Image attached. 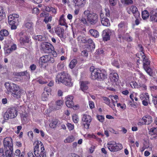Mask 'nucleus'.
<instances>
[{"instance_id":"34","label":"nucleus","mask_w":157,"mask_h":157,"mask_svg":"<svg viewBox=\"0 0 157 157\" xmlns=\"http://www.w3.org/2000/svg\"><path fill=\"white\" fill-rule=\"evenodd\" d=\"M102 99L104 101V102L107 105H108L112 109L114 108L112 103H110V100L109 99L106 97H102Z\"/></svg>"},{"instance_id":"6","label":"nucleus","mask_w":157,"mask_h":157,"mask_svg":"<svg viewBox=\"0 0 157 157\" xmlns=\"http://www.w3.org/2000/svg\"><path fill=\"white\" fill-rule=\"evenodd\" d=\"M17 115L16 108L14 107H10L8 109L4 115V118L8 120L9 118H13L16 117Z\"/></svg>"},{"instance_id":"60","label":"nucleus","mask_w":157,"mask_h":157,"mask_svg":"<svg viewBox=\"0 0 157 157\" xmlns=\"http://www.w3.org/2000/svg\"><path fill=\"white\" fill-rule=\"evenodd\" d=\"M81 22L83 23L84 25H88L89 24L88 23V21L85 18L83 17L81 19Z\"/></svg>"},{"instance_id":"32","label":"nucleus","mask_w":157,"mask_h":157,"mask_svg":"<svg viewBox=\"0 0 157 157\" xmlns=\"http://www.w3.org/2000/svg\"><path fill=\"white\" fill-rule=\"evenodd\" d=\"M141 100H146L147 101L149 99V96L147 93H142L139 96Z\"/></svg>"},{"instance_id":"46","label":"nucleus","mask_w":157,"mask_h":157,"mask_svg":"<svg viewBox=\"0 0 157 157\" xmlns=\"http://www.w3.org/2000/svg\"><path fill=\"white\" fill-rule=\"evenodd\" d=\"M9 15H12L13 16L12 19L13 20V21H14L19 23L18 18L19 17V15L18 14L15 13H13L12 14H10Z\"/></svg>"},{"instance_id":"1","label":"nucleus","mask_w":157,"mask_h":157,"mask_svg":"<svg viewBox=\"0 0 157 157\" xmlns=\"http://www.w3.org/2000/svg\"><path fill=\"white\" fill-rule=\"evenodd\" d=\"M90 6L92 9V12L89 10H86L84 12V14L87 16V19L88 22L91 25H94L98 21V15L94 12L93 9L95 8L97 9L98 0H90Z\"/></svg>"},{"instance_id":"2","label":"nucleus","mask_w":157,"mask_h":157,"mask_svg":"<svg viewBox=\"0 0 157 157\" xmlns=\"http://www.w3.org/2000/svg\"><path fill=\"white\" fill-rule=\"evenodd\" d=\"M56 82L58 84L62 83L69 87H71L73 86L71 76L66 71L58 73L56 78Z\"/></svg>"},{"instance_id":"25","label":"nucleus","mask_w":157,"mask_h":157,"mask_svg":"<svg viewBox=\"0 0 157 157\" xmlns=\"http://www.w3.org/2000/svg\"><path fill=\"white\" fill-rule=\"evenodd\" d=\"M58 24L61 25L65 26L66 28L68 27L66 21L64 18V15L62 14L60 17L59 20Z\"/></svg>"},{"instance_id":"18","label":"nucleus","mask_w":157,"mask_h":157,"mask_svg":"<svg viewBox=\"0 0 157 157\" xmlns=\"http://www.w3.org/2000/svg\"><path fill=\"white\" fill-rule=\"evenodd\" d=\"M112 31L109 29L104 30L102 32V37L104 41H107L110 39V36Z\"/></svg>"},{"instance_id":"42","label":"nucleus","mask_w":157,"mask_h":157,"mask_svg":"<svg viewBox=\"0 0 157 157\" xmlns=\"http://www.w3.org/2000/svg\"><path fill=\"white\" fill-rule=\"evenodd\" d=\"M89 32L92 36L94 37H97L98 32L97 30L91 29L90 30Z\"/></svg>"},{"instance_id":"27","label":"nucleus","mask_w":157,"mask_h":157,"mask_svg":"<svg viewBox=\"0 0 157 157\" xmlns=\"http://www.w3.org/2000/svg\"><path fill=\"white\" fill-rule=\"evenodd\" d=\"M9 35L8 31L6 29H3L0 31V40H4V37L7 36Z\"/></svg>"},{"instance_id":"62","label":"nucleus","mask_w":157,"mask_h":157,"mask_svg":"<svg viewBox=\"0 0 157 157\" xmlns=\"http://www.w3.org/2000/svg\"><path fill=\"white\" fill-rule=\"evenodd\" d=\"M87 137L88 138H93L97 140L98 138L96 136L94 135L93 134H88L87 135Z\"/></svg>"},{"instance_id":"47","label":"nucleus","mask_w":157,"mask_h":157,"mask_svg":"<svg viewBox=\"0 0 157 157\" xmlns=\"http://www.w3.org/2000/svg\"><path fill=\"white\" fill-rule=\"evenodd\" d=\"M72 120L75 123H77L79 121V119L78 116L76 114H74L72 116Z\"/></svg>"},{"instance_id":"13","label":"nucleus","mask_w":157,"mask_h":157,"mask_svg":"<svg viewBox=\"0 0 157 157\" xmlns=\"http://www.w3.org/2000/svg\"><path fill=\"white\" fill-rule=\"evenodd\" d=\"M42 51L45 53H49L52 52L54 47L50 43H45L41 44Z\"/></svg>"},{"instance_id":"44","label":"nucleus","mask_w":157,"mask_h":157,"mask_svg":"<svg viewBox=\"0 0 157 157\" xmlns=\"http://www.w3.org/2000/svg\"><path fill=\"white\" fill-rule=\"evenodd\" d=\"M149 133L151 136L156 134L157 133V130L155 127L151 128L149 130Z\"/></svg>"},{"instance_id":"51","label":"nucleus","mask_w":157,"mask_h":157,"mask_svg":"<svg viewBox=\"0 0 157 157\" xmlns=\"http://www.w3.org/2000/svg\"><path fill=\"white\" fill-rule=\"evenodd\" d=\"M130 86L132 88H138L139 85L137 82L134 81H132L130 83Z\"/></svg>"},{"instance_id":"40","label":"nucleus","mask_w":157,"mask_h":157,"mask_svg":"<svg viewBox=\"0 0 157 157\" xmlns=\"http://www.w3.org/2000/svg\"><path fill=\"white\" fill-rule=\"evenodd\" d=\"M13 150L7 149L5 151L6 157H14L13 156Z\"/></svg>"},{"instance_id":"26","label":"nucleus","mask_w":157,"mask_h":157,"mask_svg":"<svg viewBox=\"0 0 157 157\" xmlns=\"http://www.w3.org/2000/svg\"><path fill=\"white\" fill-rule=\"evenodd\" d=\"M90 83L87 81H82L80 82V88L83 91H85L88 89V85Z\"/></svg>"},{"instance_id":"48","label":"nucleus","mask_w":157,"mask_h":157,"mask_svg":"<svg viewBox=\"0 0 157 157\" xmlns=\"http://www.w3.org/2000/svg\"><path fill=\"white\" fill-rule=\"evenodd\" d=\"M140 91L145 90L147 89V86L144 84H140L138 87Z\"/></svg>"},{"instance_id":"50","label":"nucleus","mask_w":157,"mask_h":157,"mask_svg":"<svg viewBox=\"0 0 157 157\" xmlns=\"http://www.w3.org/2000/svg\"><path fill=\"white\" fill-rule=\"evenodd\" d=\"M67 126L68 129L70 131H71L74 129V125L73 124H72L71 123H68L67 124Z\"/></svg>"},{"instance_id":"49","label":"nucleus","mask_w":157,"mask_h":157,"mask_svg":"<svg viewBox=\"0 0 157 157\" xmlns=\"http://www.w3.org/2000/svg\"><path fill=\"white\" fill-rule=\"evenodd\" d=\"M36 39L38 41H42L45 40V38L44 36H42L41 35H38L36 36Z\"/></svg>"},{"instance_id":"19","label":"nucleus","mask_w":157,"mask_h":157,"mask_svg":"<svg viewBox=\"0 0 157 157\" xmlns=\"http://www.w3.org/2000/svg\"><path fill=\"white\" fill-rule=\"evenodd\" d=\"M109 78L113 83H116L118 81L119 77L117 73L112 72L109 75Z\"/></svg>"},{"instance_id":"45","label":"nucleus","mask_w":157,"mask_h":157,"mask_svg":"<svg viewBox=\"0 0 157 157\" xmlns=\"http://www.w3.org/2000/svg\"><path fill=\"white\" fill-rule=\"evenodd\" d=\"M49 94L47 92L44 91L42 94V99L43 101H47L48 99Z\"/></svg>"},{"instance_id":"31","label":"nucleus","mask_w":157,"mask_h":157,"mask_svg":"<svg viewBox=\"0 0 157 157\" xmlns=\"http://www.w3.org/2000/svg\"><path fill=\"white\" fill-rule=\"evenodd\" d=\"M63 103V101L61 100L57 101L56 102V105L53 106L54 110H58L60 109L62 107Z\"/></svg>"},{"instance_id":"29","label":"nucleus","mask_w":157,"mask_h":157,"mask_svg":"<svg viewBox=\"0 0 157 157\" xmlns=\"http://www.w3.org/2000/svg\"><path fill=\"white\" fill-rule=\"evenodd\" d=\"M25 107H21V111H20L21 117V118L24 120L26 119L27 115V113L26 111L25 110Z\"/></svg>"},{"instance_id":"14","label":"nucleus","mask_w":157,"mask_h":157,"mask_svg":"<svg viewBox=\"0 0 157 157\" xmlns=\"http://www.w3.org/2000/svg\"><path fill=\"white\" fill-rule=\"evenodd\" d=\"M127 11L129 14L132 13L136 18H139L140 17V13L138 11L137 8L135 6H132L128 8Z\"/></svg>"},{"instance_id":"37","label":"nucleus","mask_w":157,"mask_h":157,"mask_svg":"<svg viewBox=\"0 0 157 157\" xmlns=\"http://www.w3.org/2000/svg\"><path fill=\"white\" fill-rule=\"evenodd\" d=\"M58 123V121L57 119H54L49 124V126L52 128H54L56 127Z\"/></svg>"},{"instance_id":"12","label":"nucleus","mask_w":157,"mask_h":157,"mask_svg":"<svg viewBox=\"0 0 157 157\" xmlns=\"http://www.w3.org/2000/svg\"><path fill=\"white\" fill-rule=\"evenodd\" d=\"M3 145L4 148L13 150V145L12 143V139L11 137H6L3 140Z\"/></svg>"},{"instance_id":"15","label":"nucleus","mask_w":157,"mask_h":157,"mask_svg":"<svg viewBox=\"0 0 157 157\" xmlns=\"http://www.w3.org/2000/svg\"><path fill=\"white\" fill-rule=\"evenodd\" d=\"M91 72V78L93 80H95L98 78V69L95 68L94 66L91 67L90 68Z\"/></svg>"},{"instance_id":"20","label":"nucleus","mask_w":157,"mask_h":157,"mask_svg":"<svg viewBox=\"0 0 157 157\" xmlns=\"http://www.w3.org/2000/svg\"><path fill=\"white\" fill-rule=\"evenodd\" d=\"M12 15H9L8 17V20L9 21V23L10 25L11 26V29H16L17 28V23L18 22H17L15 21H13L12 19Z\"/></svg>"},{"instance_id":"38","label":"nucleus","mask_w":157,"mask_h":157,"mask_svg":"<svg viewBox=\"0 0 157 157\" xmlns=\"http://www.w3.org/2000/svg\"><path fill=\"white\" fill-rule=\"evenodd\" d=\"M24 27L28 29H33V24L32 22H27L24 24Z\"/></svg>"},{"instance_id":"64","label":"nucleus","mask_w":157,"mask_h":157,"mask_svg":"<svg viewBox=\"0 0 157 157\" xmlns=\"http://www.w3.org/2000/svg\"><path fill=\"white\" fill-rule=\"evenodd\" d=\"M46 92H47L48 93L50 94L51 92V89L49 87L46 86L44 88V91Z\"/></svg>"},{"instance_id":"22","label":"nucleus","mask_w":157,"mask_h":157,"mask_svg":"<svg viewBox=\"0 0 157 157\" xmlns=\"http://www.w3.org/2000/svg\"><path fill=\"white\" fill-rule=\"evenodd\" d=\"M150 19L152 21L157 22V9H154L150 12Z\"/></svg>"},{"instance_id":"52","label":"nucleus","mask_w":157,"mask_h":157,"mask_svg":"<svg viewBox=\"0 0 157 157\" xmlns=\"http://www.w3.org/2000/svg\"><path fill=\"white\" fill-rule=\"evenodd\" d=\"M140 78L142 80L143 82H145L147 80V79L144 75L142 73H139V74Z\"/></svg>"},{"instance_id":"23","label":"nucleus","mask_w":157,"mask_h":157,"mask_svg":"<svg viewBox=\"0 0 157 157\" xmlns=\"http://www.w3.org/2000/svg\"><path fill=\"white\" fill-rule=\"evenodd\" d=\"M107 78V73L105 70L102 69L99 70V80H103Z\"/></svg>"},{"instance_id":"56","label":"nucleus","mask_w":157,"mask_h":157,"mask_svg":"<svg viewBox=\"0 0 157 157\" xmlns=\"http://www.w3.org/2000/svg\"><path fill=\"white\" fill-rule=\"evenodd\" d=\"M117 106L123 110L125 109L126 108V105L124 104H121L120 103H118L117 104Z\"/></svg>"},{"instance_id":"41","label":"nucleus","mask_w":157,"mask_h":157,"mask_svg":"<svg viewBox=\"0 0 157 157\" xmlns=\"http://www.w3.org/2000/svg\"><path fill=\"white\" fill-rule=\"evenodd\" d=\"M75 140L74 136H70L67 137L64 140L65 143H71L73 142Z\"/></svg>"},{"instance_id":"4","label":"nucleus","mask_w":157,"mask_h":157,"mask_svg":"<svg viewBox=\"0 0 157 157\" xmlns=\"http://www.w3.org/2000/svg\"><path fill=\"white\" fill-rule=\"evenodd\" d=\"M55 59L54 58L51 57L49 55L43 56L41 57L39 60V65L40 68H45L46 63L50 62L52 63H54Z\"/></svg>"},{"instance_id":"11","label":"nucleus","mask_w":157,"mask_h":157,"mask_svg":"<svg viewBox=\"0 0 157 157\" xmlns=\"http://www.w3.org/2000/svg\"><path fill=\"white\" fill-rule=\"evenodd\" d=\"M4 86L7 91L8 93H10L11 94L13 92V91L16 90L19 87L16 84L9 82H6Z\"/></svg>"},{"instance_id":"35","label":"nucleus","mask_w":157,"mask_h":157,"mask_svg":"<svg viewBox=\"0 0 157 157\" xmlns=\"http://www.w3.org/2000/svg\"><path fill=\"white\" fill-rule=\"evenodd\" d=\"M14 155L18 157H25V152L22 151L21 152L20 150L17 149L15 151Z\"/></svg>"},{"instance_id":"53","label":"nucleus","mask_w":157,"mask_h":157,"mask_svg":"<svg viewBox=\"0 0 157 157\" xmlns=\"http://www.w3.org/2000/svg\"><path fill=\"white\" fill-rule=\"evenodd\" d=\"M18 75L20 76H23L26 75L27 76H29V75L28 74L27 71H25L24 72H21L18 73Z\"/></svg>"},{"instance_id":"7","label":"nucleus","mask_w":157,"mask_h":157,"mask_svg":"<svg viewBox=\"0 0 157 157\" xmlns=\"http://www.w3.org/2000/svg\"><path fill=\"white\" fill-rule=\"evenodd\" d=\"M107 147L111 151H117L122 148V146L121 144L117 143L115 141H111L107 144Z\"/></svg>"},{"instance_id":"17","label":"nucleus","mask_w":157,"mask_h":157,"mask_svg":"<svg viewBox=\"0 0 157 157\" xmlns=\"http://www.w3.org/2000/svg\"><path fill=\"white\" fill-rule=\"evenodd\" d=\"M23 93V90L19 86L11 94L15 98L18 99L21 98Z\"/></svg>"},{"instance_id":"9","label":"nucleus","mask_w":157,"mask_h":157,"mask_svg":"<svg viewBox=\"0 0 157 157\" xmlns=\"http://www.w3.org/2000/svg\"><path fill=\"white\" fill-rule=\"evenodd\" d=\"M74 97L73 96L69 95L65 98L66 104L67 106L70 108H73L74 109H76L79 107L78 105L74 106V103L73 101Z\"/></svg>"},{"instance_id":"57","label":"nucleus","mask_w":157,"mask_h":157,"mask_svg":"<svg viewBox=\"0 0 157 157\" xmlns=\"http://www.w3.org/2000/svg\"><path fill=\"white\" fill-rule=\"evenodd\" d=\"M121 2L122 3L127 4H132L133 2L132 0H121Z\"/></svg>"},{"instance_id":"54","label":"nucleus","mask_w":157,"mask_h":157,"mask_svg":"<svg viewBox=\"0 0 157 157\" xmlns=\"http://www.w3.org/2000/svg\"><path fill=\"white\" fill-rule=\"evenodd\" d=\"M138 95V93H137L132 92L130 95V98L131 100L133 101L134 98L135 97H136Z\"/></svg>"},{"instance_id":"21","label":"nucleus","mask_w":157,"mask_h":157,"mask_svg":"<svg viewBox=\"0 0 157 157\" xmlns=\"http://www.w3.org/2000/svg\"><path fill=\"white\" fill-rule=\"evenodd\" d=\"M55 33L61 38L63 37L64 29L61 27H57L55 29Z\"/></svg>"},{"instance_id":"33","label":"nucleus","mask_w":157,"mask_h":157,"mask_svg":"<svg viewBox=\"0 0 157 157\" xmlns=\"http://www.w3.org/2000/svg\"><path fill=\"white\" fill-rule=\"evenodd\" d=\"M101 21L102 24L104 26H109L110 25L109 21L107 18H103L101 19Z\"/></svg>"},{"instance_id":"59","label":"nucleus","mask_w":157,"mask_h":157,"mask_svg":"<svg viewBox=\"0 0 157 157\" xmlns=\"http://www.w3.org/2000/svg\"><path fill=\"white\" fill-rule=\"evenodd\" d=\"M112 64L116 67L117 68H119L120 67V66L119 65L118 61L116 60H114L112 62Z\"/></svg>"},{"instance_id":"63","label":"nucleus","mask_w":157,"mask_h":157,"mask_svg":"<svg viewBox=\"0 0 157 157\" xmlns=\"http://www.w3.org/2000/svg\"><path fill=\"white\" fill-rule=\"evenodd\" d=\"M64 64L62 63H58L57 66V68L58 70H61L64 67Z\"/></svg>"},{"instance_id":"28","label":"nucleus","mask_w":157,"mask_h":157,"mask_svg":"<svg viewBox=\"0 0 157 157\" xmlns=\"http://www.w3.org/2000/svg\"><path fill=\"white\" fill-rule=\"evenodd\" d=\"M76 6L79 7H83L86 3V0H73Z\"/></svg>"},{"instance_id":"10","label":"nucleus","mask_w":157,"mask_h":157,"mask_svg":"<svg viewBox=\"0 0 157 157\" xmlns=\"http://www.w3.org/2000/svg\"><path fill=\"white\" fill-rule=\"evenodd\" d=\"M92 120V117L86 114L83 115L82 118V123L85 128H89Z\"/></svg>"},{"instance_id":"39","label":"nucleus","mask_w":157,"mask_h":157,"mask_svg":"<svg viewBox=\"0 0 157 157\" xmlns=\"http://www.w3.org/2000/svg\"><path fill=\"white\" fill-rule=\"evenodd\" d=\"M77 63V61L76 59H74L70 62L69 67L71 69L73 68Z\"/></svg>"},{"instance_id":"3","label":"nucleus","mask_w":157,"mask_h":157,"mask_svg":"<svg viewBox=\"0 0 157 157\" xmlns=\"http://www.w3.org/2000/svg\"><path fill=\"white\" fill-rule=\"evenodd\" d=\"M36 144L34 147L33 153L30 151L28 153L29 157H46L44 145L41 141L35 142Z\"/></svg>"},{"instance_id":"5","label":"nucleus","mask_w":157,"mask_h":157,"mask_svg":"<svg viewBox=\"0 0 157 157\" xmlns=\"http://www.w3.org/2000/svg\"><path fill=\"white\" fill-rule=\"evenodd\" d=\"M136 56L139 59H143L144 67L146 72L147 73L151 72V69L149 67L150 62L146 57L145 56L144 54L143 51H140L139 53L136 54Z\"/></svg>"},{"instance_id":"24","label":"nucleus","mask_w":157,"mask_h":157,"mask_svg":"<svg viewBox=\"0 0 157 157\" xmlns=\"http://www.w3.org/2000/svg\"><path fill=\"white\" fill-rule=\"evenodd\" d=\"M40 16L41 17H44L43 21L46 24L48 23L49 22H51L52 20V17L51 16H48V14L47 13H41Z\"/></svg>"},{"instance_id":"16","label":"nucleus","mask_w":157,"mask_h":157,"mask_svg":"<svg viewBox=\"0 0 157 157\" xmlns=\"http://www.w3.org/2000/svg\"><path fill=\"white\" fill-rule=\"evenodd\" d=\"M30 37L28 36H24L20 37L19 41L22 45H25L27 44L31 43Z\"/></svg>"},{"instance_id":"43","label":"nucleus","mask_w":157,"mask_h":157,"mask_svg":"<svg viewBox=\"0 0 157 157\" xmlns=\"http://www.w3.org/2000/svg\"><path fill=\"white\" fill-rule=\"evenodd\" d=\"M149 16V13L147 10H145L142 12V17L144 19H147L148 17Z\"/></svg>"},{"instance_id":"58","label":"nucleus","mask_w":157,"mask_h":157,"mask_svg":"<svg viewBox=\"0 0 157 157\" xmlns=\"http://www.w3.org/2000/svg\"><path fill=\"white\" fill-rule=\"evenodd\" d=\"M87 43L91 44L90 46H92V48H95V45L92 40L90 39H87Z\"/></svg>"},{"instance_id":"36","label":"nucleus","mask_w":157,"mask_h":157,"mask_svg":"<svg viewBox=\"0 0 157 157\" xmlns=\"http://www.w3.org/2000/svg\"><path fill=\"white\" fill-rule=\"evenodd\" d=\"M5 17V13L4 11L3 7L0 6V21L2 20Z\"/></svg>"},{"instance_id":"61","label":"nucleus","mask_w":157,"mask_h":157,"mask_svg":"<svg viewBox=\"0 0 157 157\" xmlns=\"http://www.w3.org/2000/svg\"><path fill=\"white\" fill-rule=\"evenodd\" d=\"M149 147V145H145V144L144 143L143 147L140 149V151L141 152H143L147 148Z\"/></svg>"},{"instance_id":"55","label":"nucleus","mask_w":157,"mask_h":157,"mask_svg":"<svg viewBox=\"0 0 157 157\" xmlns=\"http://www.w3.org/2000/svg\"><path fill=\"white\" fill-rule=\"evenodd\" d=\"M4 50L5 51V53L6 54H9L12 52V51H11L10 48H9L6 47L4 48Z\"/></svg>"},{"instance_id":"8","label":"nucleus","mask_w":157,"mask_h":157,"mask_svg":"<svg viewBox=\"0 0 157 157\" xmlns=\"http://www.w3.org/2000/svg\"><path fill=\"white\" fill-rule=\"evenodd\" d=\"M141 120L142 122H139L137 123L138 125H149L153 122V119L152 117L148 114L142 117Z\"/></svg>"},{"instance_id":"30","label":"nucleus","mask_w":157,"mask_h":157,"mask_svg":"<svg viewBox=\"0 0 157 157\" xmlns=\"http://www.w3.org/2000/svg\"><path fill=\"white\" fill-rule=\"evenodd\" d=\"M109 97L111 99L112 102V104L114 108L116 105V103L117 102V100L118 99V97L116 95H110Z\"/></svg>"}]
</instances>
